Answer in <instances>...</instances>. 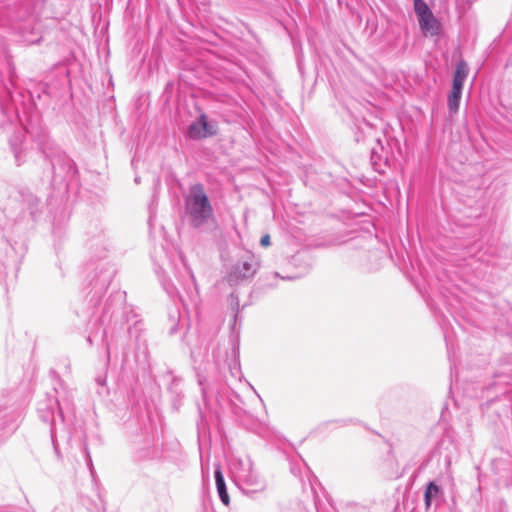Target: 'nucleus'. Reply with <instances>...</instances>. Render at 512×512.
Here are the masks:
<instances>
[{
    "instance_id": "1",
    "label": "nucleus",
    "mask_w": 512,
    "mask_h": 512,
    "mask_svg": "<svg viewBox=\"0 0 512 512\" xmlns=\"http://www.w3.org/2000/svg\"><path fill=\"white\" fill-rule=\"evenodd\" d=\"M26 248L23 243L8 238L7 232L0 226V281L14 283Z\"/></svg>"
},
{
    "instance_id": "2",
    "label": "nucleus",
    "mask_w": 512,
    "mask_h": 512,
    "mask_svg": "<svg viewBox=\"0 0 512 512\" xmlns=\"http://www.w3.org/2000/svg\"><path fill=\"white\" fill-rule=\"evenodd\" d=\"M185 210L190 224L195 228L203 226L213 216L212 205L202 184L196 183L189 188L185 197Z\"/></svg>"
},
{
    "instance_id": "3",
    "label": "nucleus",
    "mask_w": 512,
    "mask_h": 512,
    "mask_svg": "<svg viewBox=\"0 0 512 512\" xmlns=\"http://www.w3.org/2000/svg\"><path fill=\"white\" fill-rule=\"evenodd\" d=\"M235 479L239 489L250 497H255L266 490V481L254 470L250 461L239 463Z\"/></svg>"
},
{
    "instance_id": "4",
    "label": "nucleus",
    "mask_w": 512,
    "mask_h": 512,
    "mask_svg": "<svg viewBox=\"0 0 512 512\" xmlns=\"http://www.w3.org/2000/svg\"><path fill=\"white\" fill-rule=\"evenodd\" d=\"M468 65L465 61H459L453 77L452 90L448 96V108L455 113L459 109L464 82L468 75Z\"/></svg>"
},
{
    "instance_id": "5",
    "label": "nucleus",
    "mask_w": 512,
    "mask_h": 512,
    "mask_svg": "<svg viewBox=\"0 0 512 512\" xmlns=\"http://www.w3.org/2000/svg\"><path fill=\"white\" fill-rule=\"evenodd\" d=\"M259 268L254 256L250 255L234 264L228 273L227 280L231 285L249 279L255 275Z\"/></svg>"
},
{
    "instance_id": "6",
    "label": "nucleus",
    "mask_w": 512,
    "mask_h": 512,
    "mask_svg": "<svg viewBox=\"0 0 512 512\" xmlns=\"http://www.w3.org/2000/svg\"><path fill=\"white\" fill-rule=\"evenodd\" d=\"M188 134L190 138L193 139L205 137L207 134H213L208 126L205 115H201L197 122H193L189 126Z\"/></svg>"
},
{
    "instance_id": "7",
    "label": "nucleus",
    "mask_w": 512,
    "mask_h": 512,
    "mask_svg": "<svg viewBox=\"0 0 512 512\" xmlns=\"http://www.w3.org/2000/svg\"><path fill=\"white\" fill-rule=\"evenodd\" d=\"M442 494L441 488L435 482H429L424 493L426 509H429L433 503L438 504Z\"/></svg>"
},
{
    "instance_id": "8",
    "label": "nucleus",
    "mask_w": 512,
    "mask_h": 512,
    "mask_svg": "<svg viewBox=\"0 0 512 512\" xmlns=\"http://www.w3.org/2000/svg\"><path fill=\"white\" fill-rule=\"evenodd\" d=\"M419 26L425 34L436 35L439 31V24L433 13L427 14L418 19Z\"/></svg>"
},
{
    "instance_id": "9",
    "label": "nucleus",
    "mask_w": 512,
    "mask_h": 512,
    "mask_svg": "<svg viewBox=\"0 0 512 512\" xmlns=\"http://www.w3.org/2000/svg\"><path fill=\"white\" fill-rule=\"evenodd\" d=\"M214 477L219 498L222 501V503L227 506L230 503V498L227 492L223 474L219 467L215 470Z\"/></svg>"
},
{
    "instance_id": "10",
    "label": "nucleus",
    "mask_w": 512,
    "mask_h": 512,
    "mask_svg": "<svg viewBox=\"0 0 512 512\" xmlns=\"http://www.w3.org/2000/svg\"><path fill=\"white\" fill-rule=\"evenodd\" d=\"M23 203L30 211V214L33 218L36 216V213L40 211L41 202L38 197L31 193L23 195Z\"/></svg>"
},
{
    "instance_id": "11",
    "label": "nucleus",
    "mask_w": 512,
    "mask_h": 512,
    "mask_svg": "<svg viewBox=\"0 0 512 512\" xmlns=\"http://www.w3.org/2000/svg\"><path fill=\"white\" fill-rule=\"evenodd\" d=\"M20 34L23 41L27 44H35L40 41L39 33L32 29L30 32L26 31V27L20 28Z\"/></svg>"
},
{
    "instance_id": "12",
    "label": "nucleus",
    "mask_w": 512,
    "mask_h": 512,
    "mask_svg": "<svg viewBox=\"0 0 512 512\" xmlns=\"http://www.w3.org/2000/svg\"><path fill=\"white\" fill-rule=\"evenodd\" d=\"M21 143H22L21 136L18 134L15 135L13 137V139L10 140V145H11L15 160L18 165L21 164V153H22Z\"/></svg>"
},
{
    "instance_id": "13",
    "label": "nucleus",
    "mask_w": 512,
    "mask_h": 512,
    "mask_svg": "<svg viewBox=\"0 0 512 512\" xmlns=\"http://www.w3.org/2000/svg\"><path fill=\"white\" fill-rule=\"evenodd\" d=\"M414 11L419 18L431 13L430 8L424 0H414Z\"/></svg>"
},
{
    "instance_id": "14",
    "label": "nucleus",
    "mask_w": 512,
    "mask_h": 512,
    "mask_svg": "<svg viewBox=\"0 0 512 512\" xmlns=\"http://www.w3.org/2000/svg\"><path fill=\"white\" fill-rule=\"evenodd\" d=\"M90 512H106V503L99 492L97 493V500L93 502V506L90 508Z\"/></svg>"
},
{
    "instance_id": "15",
    "label": "nucleus",
    "mask_w": 512,
    "mask_h": 512,
    "mask_svg": "<svg viewBox=\"0 0 512 512\" xmlns=\"http://www.w3.org/2000/svg\"><path fill=\"white\" fill-rule=\"evenodd\" d=\"M230 298H231V306H232V309L235 311V317H236L237 313L239 311L238 298L234 295V293H231Z\"/></svg>"
},
{
    "instance_id": "16",
    "label": "nucleus",
    "mask_w": 512,
    "mask_h": 512,
    "mask_svg": "<svg viewBox=\"0 0 512 512\" xmlns=\"http://www.w3.org/2000/svg\"><path fill=\"white\" fill-rule=\"evenodd\" d=\"M260 243L262 246H268L270 244V236L267 234V235H264L261 240H260Z\"/></svg>"
},
{
    "instance_id": "17",
    "label": "nucleus",
    "mask_w": 512,
    "mask_h": 512,
    "mask_svg": "<svg viewBox=\"0 0 512 512\" xmlns=\"http://www.w3.org/2000/svg\"><path fill=\"white\" fill-rule=\"evenodd\" d=\"M86 457H87V464H88L90 470L92 471V469H93L92 460H91L90 454L88 452L86 453Z\"/></svg>"
},
{
    "instance_id": "18",
    "label": "nucleus",
    "mask_w": 512,
    "mask_h": 512,
    "mask_svg": "<svg viewBox=\"0 0 512 512\" xmlns=\"http://www.w3.org/2000/svg\"><path fill=\"white\" fill-rule=\"evenodd\" d=\"M96 381H97V383H98L99 385H101V386H104V385H105V382H106V380H105V378H104V377H98V378L96 379Z\"/></svg>"
},
{
    "instance_id": "19",
    "label": "nucleus",
    "mask_w": 512,
    "mask_h": 512,
    "mask_svg": "<svg viewBox=\"0 0 512 512\" xmlns=\"http://www.w3.org/2000/svg\"><path fill=\"white\" fill-rule=\"evenodd\" d=\"M189 273H190V277H191L192 281L195 283L196 280H195V277H194L192 271H190Z\"/></svg>"
},
{
    "instance_id": "20",
    "label": "nucleus",
    "mask_w": 512,
    "mask_h": 512,
    "mask_svg": "<svg viewBox=\"0 0 512 512\" xmlns=\"http://www.w3.org/2000/svg\"><path fill=\"white\" fill-rule=\"evenodd\" d=\"M56 404L58 405V408H59V414L62 417V409H61V407H60V405H59V403L57 401H56Z\"/></svg>"
}]
</instances>
